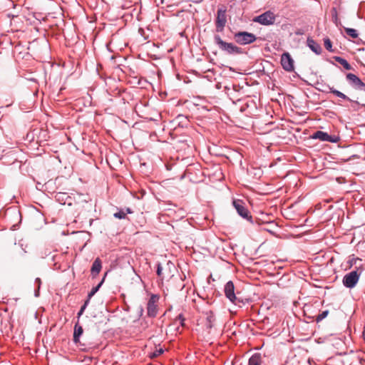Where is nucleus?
I'll return each mask as SVG.
<instances>
[{
  "instance_id": "obj_31",
  "label": "nucleus",
  "mask_w": 365,
  "mask_h": 365,
  "mask_svg": "<svg viewBox=\"0 0 365 365\" xmlns=\"http://www.w3.org/2000/svg\"><path fill=\"white\" fill-rule=\"evenodd\" d=\"M242 88L238 84H232V91L234 92H239Z\"/></svg>"
},
{
  "instance_id": "obj_1",
  "label": "nucleus",
  "mask_w": 365,
  "mask_h": 365,
  "mask_svg": "<svg viewBox=\"0 0 365 365\" xmlns=\"http://www.w3.org/2000/svg\"><path fill=\"white\" fill-rule=\"evenodd\" d=\"M224 292L225 297L234 304L239 307L242 304V300L237 297L235 293V286L232 281L227 282L224 288Z\"/></svg>"
},
{
  "instance_id": "obj_25",
  "label": "nucleus",
  "mask_w": 365,
  "mask_h": 365,
  "mask_svg": "<svg viewBox=\"0 0 365 365\" xmlns=\"http://www.w3.org/2000/svg\"><path fill=\"white\" fill-rule=\"evenodd\" d=\"M126 216V212L123 210H120L114 214V217L118 219H124Z\"/></svg>"
},
{
  "instance_id": "obj_30",
  "label": "nucleus",
  "mask_w": 365,
  "mask_h": 365,
  "mask_svg": "<svg viewBox=\"0 0 365 365\" xmlns=\"http://www.w3.org/2000/svg\"><path fill=\"white\" fill-rule=\"evenodd\" d=\"M88 303V300H87L85 304L81 307L80 311L78 312V316L80 317L84 312L85 309H86V307L87 306Z\"/></svg>"
},
{
  "instance_id": "obj_35",
  "label": "nucleus",
  "mask_w": 365,
  "mask_h": 365,
  "mask_svg": "<svg viewBox=\"0 0 365 365\" xmlns=\"http://www.w3.org/2000/svg\"><path fill=\"white\" fill-rule=\"evenodd\" d=\"M126 212L127 213H132V211L130 208H127Z\"/></svg>"
},
{
  "instance_id": "obj_4",
  "label": "nucleus",
  "mask_w": 365,
  "mask_h": 365,
  "mask_svg": "<svg viewBox=\"0 0 365 365\" xmlns=\"http://www.w3.org/2000/svg\"><path fill=\"white\" fill-rule=\"evenodd\" d=\"M275 21V15L270 11H265L264 13L254 18L253 21L259 23L264 26L272 25Z\"/></svg>"
},
{
  "instance_id": "obj_21",
  "label": "nucleus",
  "mask_w": 365,
  "mask_h": 365,
  "mask_svg": "<svg viewBox=\"0 0 365 365\" xmlns=\"http://www.w3.org/2000/svg\"><path fill=\"white\" fill-rule=\"evenodd\" d=\"M83 328L81 326H78V324H76L74 332H73V341L77 343L79 341V336L83 334Z\"/></svg>"
},
{
  "instance_id": "obj_14",
  "label": "nucleus",
  "mask_w": 365,
  "mask_h": 365,
  "mask_svg": "<svg viewBox=\"0 0 365 365\" xmlns=\"http://www.w3.org/2000/svg\"><path fill=\"white\" fill-rule=\"evenodd\" d=\"M307 45L309 47V48L314 52L316 54L319 55L321 54L322 49L321 46L317 43L315 41L311 38L307 39Z\"/></svg>"
},
{
  "instance_id": "obj_15",
  "label": "nucleus",
  "mask_w": 365,
  "mask_h": 365,
  "mask_svg": "<svg viewBox=\"0 0 365 365\" xmlns=\"http://www.w3.org/2000/svg\"><path fill=\"white\" fill-rule=\"evenodd\" d=\"M210 73L212 74V71L210 69L207 70V80L209 81V83H207V89L208 90H212L214 88H217V89H220L221 88V85L220 83H214L212 81H210L209 78L211 77L210 76Z\"/></svg>"
},
{
  "instance_id": "obj_29",
  "label": "nucleus",
  "mask_w": 365,
  "mask_h": 365,
  "mask_svg": "<svg viewBox=\"0 0 365 365\" xmlns=\"http://www.w3.org/2000/svg\"><path fill=\"white\" fill-rule=\"evenodd\" d=\"M88 303V300H87L85 304L81 307L80 311L78 312V316L80 317L84 312L85 309H86V307L87 306Z\"/></svg>"
},
{
  "instance_id": "obj_8",
  "label": "nucleus",
  "mask_w": 365,
  "mask_h": 365,
  "mask_svg": "<svg viewBox=\"0 0 365 365\" xmlns=\"http://www.w3.org/2000/svg\"><path fill=\"white\" fill-rule=\"evenodd\" d=\"M346 80L349 84L356 90L365 91V83L355 74L347 73Z\"/></svg>"
},
{
  "instance_id": "obj_26",
  "label": "nucleus",
  "mask_w": 365,
  "mask_h": 365,
  "mask_svg": "<svg viewBox=\"0 0 365 365\" xmlns=\"http://www.w3.org/2000/svg\"><path fill=\"white\" fill-rule=\"evenodd\" d=\"M103 282H101L97 287H93L91 292L88 294V297L91 298L98 290Z\"/></svg>"
},
{
  "instance_id": "obj_33",
  "label": "nucleus",
  "mask_w": 365,
  "mask_h": 365,
  "mask_svg": "<svg viewBox=\"0 0 365 365\" xmlns=\"http://www.w3.org/2000/svg\"><path fill=\"white\" fill-rule=\"evenodd\" d=\"M162 270H163V268H162L161 265L159 264L158 265V268H157V274H158L159 277H161V276L163 275Z\"/></svg>"
},
{
  "instance_id": "obj_3",
  "label": "nucleus",
  "mask_w": 365,
  "mask_h": 365,
  "mask_svg": "<svg viewBox=\"0 0 365 365\" xmlns=\"http://www.w3.org/2000/svg\"><path fill=\"white\" fill-rule=\"evenodd\" d=\"M232 205L235 208L237 212L242 218L247 220L249 222H252V217L247 208L245 207V202L241 200H234Z\"/></svg>"
},
{
  "instance_id": "obj_22",
  "label": "nucleus",
  "mask_w": 365,
  "mask_h": 365,
  "mask_svg": "<svg viewBox=\"0 0 365 365\" xmlns=\"http://www.w3.org/2000/svg\"><path fill=\"white\" fill-rule=\"evenodd\" d=\"M344 31L348 36L353 38H356L359 36L358 31L354 29L344 28Z\"/></svg>"
},
{
  "instance_id": "obj_23",
  "label": "nucleus",
  "mask_w": 365,
  "mask_h": 365,
  "mask_svg": "<svg viewBox=\"0 0 365 365\" xmlns=\"http://www.w3.org/2000/svg\"><path fill=\"white\" fill-rule=\"evenodd\" d=\"M324 45L326 49L329 52L334 51V50L332 49V43L328 37L324 38Z\"/></svg>"
},
{
  "instance_id": "obj_27",
  "label": "nucleus",
  "mask_w": 365,
  "mask_h": 365,
  "mask_svg": "<svg viewBox=\"0 0 365 365\" xmlns=\"http://www.w3.org/2000/svg\"><path fill=\"white\" fill-rule=\"evenodd\" d=\"M175 321H179L180 324L183 327L185 324H184V321H185V318L184 317L182 316V314H180L175 319Z\"/></svg>"
},
{
  "instance_id": "obj_9",
  "label": "nucleus",
  "mask_w": 365,
  "mask_h": 365,
  "mask_svg": "<svg viewBox=\"0 0 365 365\" xmlns=\"http://www.w3.org/2000/svg\"><path fill=\"white\" fill-rule=\"evenodd\" d=\"M281 65L282 68L287 71L290 72L294 70V61L289 53L285 52L282 54Z\"/></svg>"
},
{
  "instance_id": "obj_16",
  "label": "nucleus",
  "mask_w": 365,
  "mask_h": 365,
  "mask_svg": "<svg viewBox=\"0 0 365 365\" xmlns=\"http://www.w3.org/2000/svg\"><path fill=\"white\" fill-rule=\"evenodd\" d=\"M101 261L99 258L95 259L91 267V273L93 275H97L101 269Z\"/></svg>"
},
{
  "instance_id": "obj_20",
  "label": "nucleus",
  "mask_w": 365,
  "mask_h": 365,
  "mask_svg": "<svg viewBox=\"0 0 365 365\" xmlns=\"http://www.w3.org/2000/svg\"><path fill=\"white\" fill-rule=\"evenodd\" d=\"M215 317L212 311L207 312V328H212L215 326Z\"/></svg>"
},
{
  "instance_id": "obj_2",
  "label": "nucleus",
  "mask_w": 365,
  "mask_h": 365,
  "mask_svg": "<svg viewBox=\"0 0 365 365\" xmlns=\"http://www.w3.org/2000/svg\"><path fill=\"white\" fill-rule=\"evenodd\" d=\"M215 42L222 51H226L230 54L240 53L241 52L240 48L232 43H227L222 41L219 35L215 36Z\"/></svg>"
},
{
  "instance_id": "obj_13",
  "label": "nucleus",
  "mask_w": 365,
  "mask_h": 365,
  "mask_svg": "<svg viewBox=\"0 0 365 365\" xmlns=\"http://www.w3.org/2000/svg\"><path fill=\"white\" fill-rule=\"evenodd\" d=\"M312 138L319 139L321 141L335 142V140L332 138L331 135H329L326 132H323L321 130L315 132L312 135Z\"/></svg>"
},
{
  "instance_id": "obj_6",
  "label": "nucleus",
  "mask_w": 365,
  "mask_h": 365,
  "mask_svg": "<svg viewBox=\"0 0 365 365\" xmlns=\"http://www.w3.org/2000/svg\"><path fill=\"white\" fill-rule=\"evenodd\" d=\"M235 38L238 43L246 45L255 41L256 36L252 33L242 31L235 34Z\"/></svg>"
},
{
  "instance_id": "obj_28",
  "label": "nucleus",
  "mask_w": 365,
  "mask_h": 365,
  "mask_svg": "<svg viewBox=\"0 0 365 365\" xmlns=\"http://www.w3.org/2000/svg\"><path fill=\"white\" fill-rule=\"evenodd\" d=\"M163 353V349H157L155 351H154L152 354L151 357H157V356H160Z\"/></svg>"
},
{
  "instance_id": "obj_7",
  "label": "nucleus",
  "mask_w": 365,
  "mask_h": 365,
  "mask_svg": "<svg viewBox=\"0 0 365 365\" xmlns=\"http://www.w3.org/2000/svg\"><path fill=\"white\" fill-rule=\"evenodd\" d=\"M226 7L225 6H220L217 13L216 18V29L217 31H222L224 29V27L227 22L226 19Z\"/></svg>"
},
{
  "instance_id": "obj_10",
  "label": "nucleus",
  "mask_w": 365,
  "mask_h": 365,
  "mask_svg": "<svg viewBox=\"0 0 365 365\" xmlns=\"http://www.w3.org/2000/svg\"><path fill=\"white\" fill-rule=\"evenodd\" d=\"M159 298L156 295H152L150 298L148 304H147V310L148 315L150 317H155L158 312L157 308V302Z\"/></svg>"
},
{
  "instance_id": "obj_36",
  "label": "nucleus",
  "mask_w": 365,
  "mask_h": 365,
  "mask_svg": "<svg viewBox=\"0 0 365 365\" xmlns=\"http://www.w3.org/2000/svg\"><path fill=\"white\" fill-rule=\"evenodd\" d=\"M36 281L38 284H40V283H41V279H40L39 278H37V279H36Z\"/></svg>"
},
{
  "instance_id": "obj_19",
  "label": "nucleus",
  "mask_w": 365,
  "mask_h": 365,
  "mask_svg": "<svg viewBox=\"0 0 365 365\" xmlns=\"http://www.w3.org/2000/svg\"><path fill=\"white\" fill-rule=\"evenodd\" d=\"M329 89L330 93H333L336 96H337V97H339V98H341L343 100H346V101H351V100L348 96H346L342 92H341V91L334 88L333 87H329Z\"/></svg>"
},
{
  "instance_id": "obj_5",
  "label": "nucleus",
  "mask_w": 365,
  "mask_h": 365,
  "mask_svg": "<svg viewBox=\"0 0 365 365\" xmlns=\"http://www.w3.org/2000/svg\"><path fill=\"white\" fill-rule=\"evenodd\" d=\"M360 274H358L357 270L351 271L343 277V284L347 288H353L357 284L359 279Z\"/></svg>"
},
{
  "instance_id": "obj_18",
  "label": "nucleus",
  "mask_w": 365,
  "mask_h": 365,
  "mask_svg": "<svg viewBox=\"0 0 365 365\" xmlns=\"http://www.w3.org/2000/svg\"><path fill=\"white\" fill-rule=\"evenodd\" d=\"M334 59L337 63L341 64L346 70L352 69L351 66L345 58H343L340 56H335Z\"/></svg>"
},
{
  "instance_id": "obj_32",
  "label": "nucleus",
  "mask_w": 365,
  "mask_h": 365,
  "mask_svg": "<svg viewBox=\"0 0 365 365\" xmlns=\"http://www.w3.org/2000/svg\"><path fill=\"white\" fill-rule=\"evenodd\" d=\"M333 11H334V14H332V19H333V21L336 24L338 17H337V13H336V9L334 8Z\"/></svg>"
},
{
  "instance_id": "obj_17",
  "label": "nucleus",
  "mask_w": 365,
  "mask_h": 365,
  "mask_svg": "<svg viewBox=\"0 0 365 365\" xmlns=\"http://www.w3.org/2000/svg\"><path fill=\"white\" fill-rule=\"evenodd\" d=\"M262 360L259 354H253L249 359L248 365H262Z\"/></svg>"
},
{
  "instance_id": "obj_37",
  "label": "nucleus",
  "mask_w": 365,
  "mask_h": 365,
  "mask_svg": "<svg viewBox=\"0 0 365 365\" xmlns=\"http://www.w3.org/2000/svg\"><path fill=\"white\" fill-rule=\"evenodd\" d=\"M211 277H212V276H210L209 279H210ZM207 282H208V283H210V279H208V280H207Z\"/></svg>"
},
{
  "instance_id": "obj_24",
  "label": "nucleus",
  "mask_w": 365,
  "mask_h": 365,
  "mask_svg": "<svg viewBox=\"0 0 365 365\" xmlns=\"http://www.w3.org/2000/svg\"><path fill=\"white\" fill-rule=\"evenodd\" d=\"M329 314V310H324V311H322L321 313H319L317 317H316V322H321L322 320H323L324 319H325Z\"/></svg>"
},
{
  "instance_id": "obj_11",
  "label": "nucleus",
  "mask_w": 365,
  "mask_h": 365,
  "mask_svg": "<svg viewBox=\"0 0 365 365\" xmlns=\"http://www.w3.org/2000/svg\"><path fill=\"white\" fill-rule=\"evenodd\" d=\"M213 170V173H208V177L210 180L220 181L223 178V174L221 168L219 165H210Z\"/></svg>"
},
{
  "instance_id": "obj_12",
  "label": "nucleus",
  "mask_w": 365,
  "mask_h": 365,
  "mask_svg": "<svg viewBox=\"0 0 365 365\" xmlns=\"http://www.w3.org/2000/svg\"><path fill=\"white\" fill-rule=\"evenodd\" d=\"M207 118H212V121L210 123V124L218 123L222 120V118L220 113L216 106H215L214 109H209L207 108Z\"/></svg>"
},
{
  "instance_id": "obj_34",
  "label": "nucleus",
  "mask_w": 365,
  "mask_h": 365,
  "mask_svg": "<svg viewBox=\"0 0 365 365\" xmlns=\"http://www.w3.org/2000/svg\"><path fill=\"white\" fill-rule=\"evenodd\" d=\"M226 88H227V91H228V95H230V96H232V92H230V89L227 86H226Z\"/></svg>"
}]
</instances>
